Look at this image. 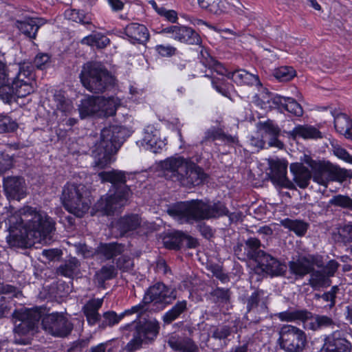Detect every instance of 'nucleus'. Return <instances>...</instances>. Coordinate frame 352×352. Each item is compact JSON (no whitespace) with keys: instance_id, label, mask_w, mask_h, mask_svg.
I'll list each match as a JSON object with an SVG mask.
<instances>
[{"instance_id":"nucleus-1","label":"nucleus","mask_w":352,"mask_h":352,"mask_svg":"<svg viewBox=\"0 0 352 352\" xmlns=\"http://www.w3.org/2000/svg\"><path fill=\"white\" fill-rule=\"evenodd\" d=\"M34 78V69L30 63H20L16 74L10 78L6 65L0 62V98L10 103L15 98L26 97L34 91L32 82Z\"/></svg>"},{"instance_id":"nucleus-2","label":"nucleus","mask_w":352,"mask_h":352,"mask_svg":"<svg viewBox=\"0 0 352 352\" xmlns=\"http://www.w3.org/2000/svg\"><path fill=\"white\" fill-rule=\"evenodd\" d=\"M55 223L46 214H43L35 212L30 219L24 224L23 232L21 230L14 232L10 231L7 236L8 243L12 246L27 247L30 238H45L54 230Z\"/></svg>"},{"instance_id":"nucleus-3","label":"nucleus","mask_w":352,"mask_h":352,"mask_svg":"<svg viewBox=\"0 0 352 352\" xmlns=\"http://www.w3.org/2000/svg\"><path fill=\"white\" fill-rule=\"evenodd\" d=\"M84 88L94 94H101L115 87L116 79L102 64L89 61L85 63L79 74Z\"/></svg>"},{"instance_id":"nucleus-4","label":"nucleus","mask_w":352,"mask_h":352,"mask_svg":"<svg viewBox=\"0 0 352 352\" xmlns=\"http://www.w3.org/2000/svg\"><path fill=\"white\" fill-rule=\"evenodd\" d=\"M123 130L118 125H111L101 130L100 141L96 144L94 153L96 159V166L105 168L111 162L113 155L124 142Z\"/></svg>"},{"instance_id":"nucleus-5","label":"nucleus","mask_w":352,"mask_h":352,"mask_svg":"<svg viewBox=\"0 0 352 352\" xmlns=\"http://www.w3.org/2000/svg\"><path fill=\"white\" fill-rule=\"evenodd\" d=\"M120 329L132 332V338L125 349L129 352H134L143 345H150L155 341L160 333V324L155 318L133 320L120 327Z\"/></svg>"},{"instance_id":"nucleus-6","label":"nucleus","mask_w":352,"mask_h":352,"mask_svg":"<svg viewBox=\"0 0 352 352\" xmlns=\"http://www.w3.org/2000/svg\"><path fill=\"white\" fill-rule=\"evenodd\" d=\"M167 213L181 223L204 221L208 220L207 201L199 199L177 201L169 205Z\"/></svg>"},{"instance_id":"nucleus-7","label":"nucleus","mask_w":352,"mask_h":352,"mask_svg":"<svg viewBox=\"0 0 352 352\" xmlns=\"http://www.w3.org/2000/svg\"><path fill=\"white\" fill-rule=\"evenodd\" d=\"M305 163L313 173V180L317 184L327 186L329 181L343 183L352 178V172L333 165L329 162L317 161L306 156Z\"/></svg>"},{"instance_id":"nucleus-8","label":"nucleus","mask_w":352,"mask_h":352,"mask_svg":"<svg viewBox=\"0 0 352 352\" xmlns=\"http://www.w3.org/2000/svg\"><path fill=\"white\" fill-rule=\"evenodd\" d=\"M84 187L74 184L65 185L62 201L65 208L77 217L83 216L89 209L90 200L84 195Z\"/></svg>"},{"instance_id":"nucleus-9","label":"nucleus","mask_w":352,"mask_h":352,"mask_svg":"<svg viewBox=\"0 0 352 352\" xmlns=\"http://www.w3.org/2000/svg\"><path fill=\"white\" fill-rule=\"evenodd\" d=\"M278 336L277 344L286 352H302L307 343L305 332L292 324H283Z\"/></svg>"},{"instance_id":"nucleus-10","label":"nucleus","mask_w":352,"mask_h":352,"mask_svg":"<svg viewBox=\"0 0 352 352\" xmlns=\"http://www.w3.org/2000/svg\"><path fill=\"white\" fill-rule=\"evenodd\" d=\"M45 312L42 319L43 330L56 338H64L71 334L74 329V324L64 314L63 312L54 311Z\"/></svg>"},{"instance_id":"nucleus-11","label":"nucleus","mask_w":352,"mask_h":352,"mask_svg":"<svg viewBox=\"0 0 352 352\" xmlns=\"http://www.w3.org/2000/svg\"><path fill=\"white\" fill-rule=\"evenodd\" d=\"M110 192L104 197H102L96 204L97 210L107 216L113 215L126 204L131 189L129 186H126L118 188L112 193Z\"/></svg>"},{"instance_id":"nucleus-12","label":"nucleus","mask_w":352,"mask_h":352,"mask_svg":"<svg viewBox=\"0 0 352 352\" xmlns=\"http://www.w3.org/2000/svg\"><path fill=\"white\" fill-rule=\"evenodd\" d=\"M269 172L267 175L270 182L276 187L296 190V186L287 176L288 162L284 159H271L268 162Z\"/></svg>"},{"instance_id":"nucleus-13","label":"nucleus","mask_w":352,"mask_h":352,"mask_svg":"<svg viewBox=\"0 0 352 352\" xmlns=\"http://www.w3.org/2000/svg\"><path fill=\"white\" fill-rule=\"evenodd\" d=\"M201 8L210 14L221 15L222 14H236L250 17L248 10L243 5L242 8L230 3L226 0H197Z\"/></svg>"},{"instance_id":"nucleus-14","label":"nucleus","mask_w":352,"mask_h":352,"mask_svg":"<svg viewBox=\"0 0 352 352\" xmlns=\"http://www.w3.org/2000/svg\"><path fill=\"white\" fill-rule=\"evenodd\" d=\"M254 261L256 263V270L258 273L274 277L282 276L286 272L285 265L265 251L261 252Z\"/></svg>"},{"instance_id":"nucleus-15","label":"nucleus","mask_w":352,"mask_h":352,"mask_svg":"<svg viewBox=\"0 0 352 352\" xmlns=\"http://www.w3.org/2000/svg\"><path fill=\"white\" fill-rule=\"evenodd\" d=\"M163 32L171 34L175 40L181 43L199 45L201 50L204 48L201 45L202 40L200 35L192 28L184 25H170L164 28Z\"/></svg>"},{"instance_id":"nucleus-16","label":"nucleus","mask_w":352,"mask_h":352,"mask_svg":"<svg viewBox=\"0 0 352 352\" xmlns=\"http://www.w3.org/2000/svg\"><path fill=\"white\" fill-rule=\"evenodd\" d=\"M351 343L346 339V333L336 330L324 338L320 351L351 352Z\"/></svg>"},{"instance_id":"nucleus-17","label":"nucleus","mask_w":352,"mask_h":352,"mask_svg":"<svg viewBox=\"0 0 352 352\" xmlns=\"http://www.w3.org/2000/svg\"><path fill=\"white\" fill-rule=\"evenodd\" d=\"M147 295H149L154 304L170 305L177 298V292L163 282H157L151 285L146 290Z\"/></svg>"},{"instance_id":"nucleus-18","label":"nucleus","mask_w":352,"mask_h":352,"mask_svg":"<svg viewBox=\"0 0 352 352\" xmlns=\"http://www.w3.org/2000/svg\"><path fill=\"white\" fill-rule=\"evenodd\" d=\"M184 180L179 184L188 188L198 186L206 183L209 178L208 174L204 168L197 165L192 160L188 162L186 168L184 170Z\"/></svg>"},{"instance_id":"nucleus-19","label":"nucleus","mask_w":352,"mask_h":352,"mask_svg":"<svg viewBox=\"0 0 352 352\" xmlns=\"http://www.w3.org/2000/svg\"><path fill=\"white\" fill-rule=\"evenodd\" d=\"M3 188L8 200L20 201L27 195L25 179L22 177L4 178Z\"/></svg>"},{"instance_id":"nucleus-20","label":"nucleus","mask_w":352,"mask_h":352,"mask_svg":"<svg viewBox=\"0 0 352 352\" xmlns=\"http://www.w3.org/2000/svg\"><path fill=\"white\" fill-rule=\"evenodd\" d=\"M190 157L185 158L183 156L170 157L166 158L162 162V167L170 173L171 179L175 182L184 180V170L186 168Z\"/></svg>"},{"instance_id":"nucleus-21","label":"nucleus","mask_w":352,"mask_h":352,"mask_svg":"<svg viewBox=\"0 0 352 352\" xmlns=\"http://www.w3.org/2000/svg\"><path fill=\"white\" fill-rule=\"evenodd\" d=\"M160 132L153 125H148L144 129L142 144L155 153H161L166 146V140H162L160 137Z\"/></svg>"},{"instance_id":"nucleus-22","label":"nucleus","mask_w":352,"mask_h":352,"mask_svg":"<svg viewBox=\"0 0 352 352\" xmlns=\"http://www.w3.org/2000/svg\"><path fill=\"white\" fill-rule=\"evenodd\" d=\"M287 137L296 140L322 139L324 135L318 128L310 124H296L292 131L287 132Z\"/></svg>"},{"instance_id":"nucleus-23","label":"nucleus","mask_w":352,"mask_h":352,"mask_svg":"<svg viewBox=\"0 0 352 352\" xmlns=\"http://www.w3.org/2000/svg\"><path fill=\"white\" fill-rule=\"evenodd\" d=\"M272 102L282 113L287 111L297 117H301L303 114L302 107L293 98L276 95L272 98Z\"/></svg>"},{"instance_id":"nucleus-24","label":"nucleus","mask_w":352,"mask_h":352,"mask_svg":"<svg viewBox=\"0 0 352 352\" xmlns=\"http://www.w3.org/2000/svg\"><path fill=\"white\" fill-rule=\"evenodd\" d=\"M101 100H102L101 96L86 95L81 99L78 106L80 118L85 119L101 111Z\"/></svg>"},{"instance_id":"nucleus-25","label":"nucleus","mask_w":352,"mask_h":352,"mask_svg":"<svg viewBox=\"0 0 352 352\" xmlns=\"http://www.w3.org/2000/svg\"><path fill=\"white\" fill-rule=\"evenodd\" d=\"M124 33L133 44H144L150 37L148 28L143 24L131 23L124 29Z\"/></svg>"},{"instance_id":"nucleus-26","label":"nucleus","mask_w":352,"mask_h":352,"mask_svg":"<svg viewBox=\"0 0 352 352\" xmlns=\"http://www.w3.org/2000/svg\"><path fill=\"white\" fill-rule=\"evenodd\" d=\"M168 345L174 351L177 352H199L198 346L190 337L172 335L168 340Z\"/></svg>"},{"instance_id":"nucleus-27","label":"nucleus","mask_w":352,"mask_h":352,"mask_svg":"<svg viewBox=\"0 0 352 352\" xmlns=\"http://www.w3.org/2000/svg\"><path fill=\"white\" fill-rule=\"evenodd\" d=\"M290 172L293 175V180L300 188H306L310 182L313 173L302 163H292L289 166Z\"/></svg>"},{"instance_id":"nucleus-28","label":"nucleus","mask_w":352,"mask_h":352,"mask_svg":"<svg viewBox=\"0 0 352 352\" xmlns=\"http://www.w3.org/2000/svg\"><path fill=\"white\" fill-rule=\"evenodd\" d=\"M200 54L202 56L203 64L206 65L210 71V74H206V76L210 79L211 76H216L214 74L219 75V77L226 76L228 69L219 61L216 60L214 57L210 55L206 48H202L200 50Z\"/></svg>"},{"instance_id":"nucleus-29","label":"nucleus","mask_w":352,"mask_h":352,"mask_svg":"<svg viewBox=\"0 0 352 352\" xmlns=\"http://www.w3.org/2000/svg\"><path fill=\"white\" fill-rule=\"evenodd\" d=\"M313 265V262L306 256H298L297 259L288 262L289 272L296 278H302L309 274Z\"/></svg>"},{"instance_id":"nucleus-30","label":"nucleus","mask_w":352,"mask_h":352,"mask_svg":"<svg viewBox=\"0 0 352 352\" xmlns=\"http://www.w3.org/2000/svg\"><path fill=\"white\" fill-rule=\"evenodd\" d=\"M275 316L282 322L300 321L303 323L313 318V314L306 309H287L284 311L275 314Z\"/></svg>"},{"instance_id":"nucleus-31","label":"nucleus","mask_w":352,"mask_h":352,"mask_svg":"<svg viewBox=\"0 0 352 352\" xmlns=\"http://www.w3.org/2000/svg\"><path fill=\"white\" fill-rule=\"evenodd\" d=\"M140 224L141 221L138 215L130 214L120 217L116 223V228L120 232V236H123L128 232L138 229Z\"/></svg>"},{"instance_id":"nucleus-32","label":"nucleus","mask_w":352,"mask_h":352,"mask_svg":"<svg viewBox=\"0 0 352 352\" xmlns=\"http://www.w3.org/2000/svg\"><path fill=\"white\" fill-rule=\"evenodd\" d=\"M101 180L104 182H109L112 184L113 190L118 188L128 186L126 177L124 171L113 169L109 171H102L98 174Z\"/></svg>"},{"instance_id":"nucleus-33","label":"nucleus","mask_w":352,"mask_h":352,"mask_svg":"<svg viewBox=\"0 0 352 352\" xmlns=\"http://www.w3.org/2000/svg\"><path fill=\"white\" fill-rule=\"evenodd\" d=\"M124 250L123 244L118 242L100 243L96 251V253L106 260H111L121 255Z\"/></svg>"},{"instance_id":"nucleus-34","label":"nucleus","mask_w":352,"mask_h":352,"mask_svg":"<svg viewBox=\"0 0 352 352\" xmlns=\"http://www.w3.org/2000/svg\"><path fill=\"white\" fill-rule=\"evenodd\" d=\"M309 278L308 285L314 289L318 290L330 287L332 284V280L324 273L322 269H315L312 266L311 272L309 273Z\"/></svg>"},{"instance_id":"nucleus-35","label":"nucleus","mask_w":352,"mask_h":352,"mask_svg":"<svg viewBox=\"0 0 352 352\" xmlns=\"http://www.w3.org/2000/svg\"><path fill=\"white\" fill-rule=\"evenodd\" d=\"M334 128L346 139L352 140V119L347 114L339 113L334 116Z\"/></svg>"},{"instance_id":"nucleus-36","label":"nucleus","mask_w":352,"mask_h":352,"mask_svg":"<svg viewBox=\"0 0 352 352\" xmlns=\"http://www.w3.org/2000/svg\"><path fill=\"white\" fill-rule=\"evenodd\" d=\"M184 232L179 230L168 231L162 237L164 247L169 250H179L184 242Z\"/></svg>"},{"instance_id":"nucleus-37","label":"nucleus","mask_w":352,"mask_h":352,"mask_svg":"<svg viewBox=\"0 0 352 352\" xmlns=\"http://www.w3.org/2000/svg\"><path fill=\"white\" fill-rule=\"evenodd\" d=\"M231 79L237 85L254 86L260 83L257 75L252 74L245 69H237L231 74Z\"/></svg>"},{"instance_id":"nucleus-38","label":"nucleus","mask_w":352,"mask_h":352,"mask_svg":"<svg viewBox=\"0 0 352 352\" xmlns=\"http://www.w3.org/2000/svg\"><path fill=\"white\" fill-rule=\"evenodd\" d=\"M188 311L186 300H178L170 309L164 313L162 320L165 324H170Z\"/></svg>"},{"instance_id":"nucleus-39","label":"nucleus","mask_w":352,"mask_h":352,"mask_svg":"<svg viewBox=\"0 0 352 352\" xmlns=\"http://www.w3.org/2000/svg\"><path fill=\"white\" fill-rule=\"evenodd\" d=\"M38 18L28 17L23 21H16V28L25 36L35 39L40 25L37 23Z\"/></svg>"},{"instance_id":"nucleus-40","label":"nucleus","mask_w":352,"mask_h":352,"mask_svg":"<svg viewBox=\"0 0 352 352\" xmlns=\"http://www.w3.org/2000/svg\"><path fill=\"white\" fill-rule=\"evenodd\" d=\"M280 225L289 231L293 232L298 236H303L309 228V223L301 219H292L285 218L280 221Z\"/></svg>"},{"instance_id":"nucleus-41","label":"nucleus","mask_w":352,"mask_h":352,"mask_svg":"<svg viewBox=\"0 0 352 352\" xmlns=\"http://www.w3.org/2000/svg\"><path fill=\"white\" fill-rule=\"evenodd\" d=\"M230 214V211L226 204L221 201H217L210 204L207 201V219H219L222 217H227Z\"/></svg>"},{"instance_id":"nucleus-42","label":"nucleus","mask_w":352,"mask_h":352,"mask_svg":"<svg viewBox=\"0 0 352 352\" xmlns=\"http://www.w3.org/2000/svg\"><path fill=\"white\" fill-rule=\"evenodd\" d=\"M118 271L113 265H103L95 274V279L98 286L102 287L105 282L115 278Z\"/></svg>"},{"instance_id":"nucleus-43","label":"nucleus","mask_w":352,"mask_h":352,"mask_svg":"<svg viewBox=\"0 0 352 352\" xmlns=\"http://www.w3.org/2000/svg\"><path fill=\"white\" fill-rule=\"evenodd\" d=\"M50 311V308L46 306H34L32 308L25 309V311L19 312L26 320L34 322L37 327L40 320H42L45 316V312Z\"/></svg>"},{"instance_id":"nucleus-44","label":"nucleus","mask_w":352,"mask_h":352,"mask_svg":"<svg viewBox=\"0 0 352 352\" xmlns=\"http://www.w3.org/2000/svg\"><path fill=\"white\" fill-rule=\"evenodd\" d=\"M212 87L222 96L230 98V92L233 86L230 84L225 77H210Z\"/></svg>"},{"instance_id":"nucleus-45","label":"nucleus","mask_w":352,"mask_h":352,"mask_svg":"<svg viewBox=\"0 0 352 352\" xmlns=\"http://www.w3.org/2000/svg\"><path fill=\"white\" fill-rule=\"evenodd\" d=\"M311 321L307 324L308 329L312 331H318L324 327H329L334 324L333 319L324 315H316L311 319Z\"/></svg>"},{"instance_id":"nucleus-46","label":"nucleus","mask_w":352,"mask_h":352,"mask_svg":"<svg viewBox=\"0 0 352 352\" xmlns=\"http://www.w3.org/2000/svg\"><path fill=\"white\" fill-rule=\"evenodd\" d=\"M122 319L121 313L118 314L113 310L107 311L103 313L102 320L98 327L100 329H105L107 327H112L119 324Z\"/></svg>"},{"instance_id":"nucleus-47","label":"nucleus","mask_w":352,"mask_h":352,"mask_svg":"<svg viewBox=\"0 0 352 352\" xmlns=\"http://www.w3.org/2000/svg\"><path fill=\"white\" fill-rule=\"evenodd\" d=\"M257 128L266 135L271 136H280L281 130L278 124L273 120L267 119L265 121H259Z\"/></svg>"},{"instance_id":"nucleus-48","label":"nucleus","mask_w":352,"mask_h":352,"mask_svg":"<svg viewBox=\"0 0 352 352\" xmlns=\"http://www.w3.org/2000/svg\"><path fill=\"white\" fill-rule=\"evenodd\" d=\"M101 111L104 112L107 116H113L116 115L119 100L118 98L111 96L109 97L101 96Z\"/></svg>"},{"instance_id":"nucleus-49","label":"nucleus","mask_w":352,"mask_h":352,"mask_svg":"<svg viewBox=\"0 0 352 352\" xmlns=\"http://www.w3.org/2000/svg\"><path fill=\"white\" fill-rule=\"evenodd\" d=\"M247 247V256L250 260L254 261L263 250H260L261 241L255 237H250L245 241Z\"/></svg>"},{"instance_id":"nucleus-50","label":"nucleus","mask_w":352,"mask_h":352,"mask_svg":"<svg viewBox=\"0 0 352 352\" xmlns=\"http://www.w3.org/2000/svg\"><path fill=\"white\" fill-rule=\"evenodd\" d=\"M273 74L279 82H288L296 76V72L292 66H281L276 68Z\"/></svg>"},{"instance_id":"nucleus-51","label":"nucleus","mask_w":352,"mask_h":352,"mask_svg":"<svg viewBox=\"0 0 352 352\" xmlns=\"http://www.w3.org/2000/svg\"><path fill=\"white\" fill-rule=\"evenodd\" d=\"M17 319L20 322L15 325L14 331L18 334L26 335L37 328L34 322L26 320L20 313L18 314Z\"/></svg>"},{"instance_id":"nucleus-52","label":"nucleus","mask_w":352,"mask_h":352,"mask_svg":"<svg viewBox=\"0 0 352 352\" xmlns=\"http://www.w3.org/2000/svg\"><path fill=\"white\" fill-rule=\"evenodd\" d=\"M340 288L338 285H333L331 287L330 290L324 292L322 294H315L316 300L322 298L324 302H329L327 306L329 309H332L336 304V298Z\"/></svg>"},{"instance_id":"nucleus-53","label":"nucleus","mask_w":352,"mask_h":352,"mask_svg":"<svg viewBox=\"0 0 352 352\" xmlns=\"http://www.w3.org/2000/svg\"><path fill=\"white\" fill-rule=\"evenodd\" d=\"M18 128V124L10 116L0 115V133H12Z\"/></svg>"},{"instance_id":"nucleus-54","label":"nucleus","mask_w":352,"mask_h":352,"mask_svg":"<svg viewBox=\"0 0 352 352\" xmlns=\"http://www.w3.org/2000/svg\"><path fill=\"white\" fill-rule=\"evenodd\" d=\"M329 204L334 206L352 210V199L347 195H334L329 200Z\"/></svg>"},{"instance_id":"nucleus-55","label":"nucleus","mask_w":352,"mask_h":352,"mask_svg":"<svg viewBox=\"0 0 352 352\" xmlns=\"http://www.w3.org/2000/svg\"><path fill=\"white\" fill-rule=\"evenodd\" d=\"M77 267L76 260H69L57 268V273L66 278H72Z\"/></svg>"},{"instance_id":"nucleus-56","label":"nucleus","mask_w":352,"mask_h":352,"mask_svg":"<svg viewBox=\"0 0 352 352\" xmlns=\"http://www.w3.org/2000/svg\"><path fill=\"white\" fill-rule=\"evenodd\" d=\"M263 294V291L260 289H257L252 293L246 301L247 312H250L252 309L258 307Z\"/></svg>"},{"instance_id":"nucleus-57","label":"nucleus","mask_w":352,"mask_h":352,"mask_svg":"<svg viewBox=\"0 0 352 352\" xmlns=\"http://www.w3.org/2000/svg\"><path fill=\"white\" fill-rule=\"evenodd\" d=\"M102 303L103 300L102 298L89 300L83 307L85 316L98 314V310L102 307Z\"/></svg>"},{"instance_id":"nucleus-58","label":"nucleus","mask_w":352,"mask_h":352,"mask_svg":"<svg viewBox=\"0 0 352 352\" xmlns=\"http://www.w3.org/2000/svg\"><path fill=\"white\" fill-rule=\"evenodd\" d=\"M117 269L122 272H126L133 269V262L128 255H122L118 257L116 262Z\"/></svg>"},{"instance_id":"nucleus-59","label":"nucleus","mask_w":352,"mask_h":352,"mask_svg":"<svg viewBox=\"0 0 352 352\" xmlns=\"http://www.w3.org/2000/svg\"><path fill=\"white\" fill-rule=\"evenodd\" d=\"M223 130L220 128H212L205 132L201 143L204 144L208 141L221 140Z\"/></svg>"},{"instance_id":"nucleus-60","label":"nucleus","mask_w":352,"mask_h":352,"mask_svg":"<svg viewBox=\"0 0 352 352\" xmlns=\"http://www.w3.org/2000/svg\"><path fill=\"white\" fill-rule=\"evenodd\" d=\"M65 14L70 20L76 23L81 24H85L87 23V21L85 20L86 16L83 10L72 9L66 10Z\"/></svg>"},{"instance_id":"nucleus-61","label":"nucleus","mask_w":352,"mask_h":352,"mask_svg":"<svg viewBox=\"0 0 352 352\" xmlns=\"http://www.w3.org/2000/svg\"><path fill=\"white\" fill-rule=\"evenodd\" d=\"M211 295L219 302L226 303L230 300L228 289L218 287L211 292Z\"/></svg>"},{"instance_id":"nucleus-62","label":"nucleus","mask_w":352,"mask_h":352,"mask_svg":"<svg viewBox=\"0 0 352 352\" xmlns=\"http://www.w3.org/2000/svg\"><path fill=\"white\" fill-rule=\"evenodd\" d=\"M339 239L344 244L352 242V224L344 225L338 231Z\"/></svg>"},{"instance_id":"nucleus-63","label":"nucleus","mask_w":352,"mask_h":352,"mask_svg":"<svg viewBox=\"0 0 352 352\" xmlns=\"http://www.w3.org/2000/svg\"><path fill=\"white\" fill-rule=\"evenodd\" d=\"M157 13L161 16H164L168 21L176 23L178 17L177 13L173 10H166L164 7L156 8Z\"/></svg>"},{"instance_id":"nucleus-64","label":"nucleus","mask_w":352,"mask_h":352,"mask_svg":"<svg viewBox=\"0 0 352 352\" xmlns=\"http://www.w3.org/2000/svg\"><path fill=\"white\" fill-rule=\"evenodd\" d=\"M340 267V263L335 259L329 260L325 265L322 266V270L324 271V273L328 277L331 279L337 272Z\"/></svg>"}]
</instances>
